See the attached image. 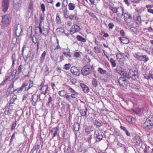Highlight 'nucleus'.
<instances>
[{"mask_svg":"<svg viewBox=\"0 0 153 153\" xmlns=\"http://www.w3.org/2000/svg\"><path fill=\"white\" fill-rule=\"evenodd\" d=\"M94 68L90 65H86L81 69V74L84 76H86L91 74L94 70Z\"/></svg>","mask_w":153,"mask_h":153,"instance_id":"obj_1","label":"nucleus"},{"mask_svg":"<svg viewBox=\"0 0 153 153\" xmlns=\"http://www.w3.org/2000/svg\"><path fill=\"white\" fill-rule=\"evenodd\" d=\"M22 53L25 61L27 62L28 59L31 56V51L28 47L23 46L22 49Z\"/></svg>","mask_w":153,"mask_h":153,"instance_id":"obj_2","label":"nucleus"},{"mask_svg":"<svg viewBox=\"0 0 153 153\" xmlns=\"http://www.w3.org/2000/svg\"><path fill=\"white\" fill-rule=\"evenodd\" d=\"M144 126L147 130H151L153 128V116H149L146 119Z\"/></svg>","mask_w":153,"mask_h":153,"instance_id":"obj_3","label":"nucleus"},{"mask_svg":"<svg viewBox=\"0 0 153 153\" xmlns=\"http://www.w3.org/2000/svg\"><path fill=\"white\" fill-rule=\"evenodd\" d=\"M18 26L17 25H15L13 27V30L14 37L13 38V40H14L15 42H16L17 40V37H19L20 35V33L22 32V29L20 27V31L19 32L17 31Z\"/></svg>","mask_w":153,"mask_h":153,"instance_id":"obj_4","label":"nucleus"},{"mask_svg":"<svg viewBox=\"0 0 153 153\" xmlns=\"http://www.w3.org/2000/svg\"><path fill=\"white\" fill-rule=\"evenodd\" d=\"M128 74L131 78L133 80H135L138 77V71L137 69H131Z\"/></svg>","mask_w":153,"mask_h":153,"instance_id":"obj_5","label":"nucleus"},{"mask_svg":"<svg viewBox=\"0 0 153 153\" xmlns=\"http://www.w3.org/2000/svg\"><path fill=\"white\" fill-rule=\"evenodd\" d=\"M134 56L137 60L140 61H143L144 62H146L148 60L149 58L146 55H139L137 53H135Z\"/></svg>","mask_w":153,"mask_h":153,"instance_id":"obj_6","label":"nucleus"},{"mask_svg":"<svg viewBox=\"0 0 153 153\" xmlns=\"http://www.w3.org/2000/svg\"><path fill=\"white\" fill-rule=\"evenodd\" d=\"M118 82L120 86L124 87H126L128 83V82L127 80L126 79L123 77H120L119 78Z\"/></svg>","mask_w":153,"mask_h":153,"instance_id":"obj_7","label":"nucleus"},{"mask_svg":"<svg viewBox=\"0 0 153 153\" xmlns=\"http://www.w3.org/2000/svg\"><path fill=\"white\" fill-rule=\"evenodd\" d=\"M9 17L10 15L9 14H7L4 16L2 18V22L5 26L8 27L10 25Z\"/></svg>","mask_w":153,"mask_h":153,"instance_id":"obj_8","label":"nucleus"},{"mask_svg":"<svg viewBox=\"0 0 153 153\" xmlns=\"http://www.w3.org/2000/svg\"><path fill=\"white\" fill-rule=\"evenodd\" d=\"M14 8L16 10H19L21 6V0H13Z\"/></svg>","mask_w":153,"mask_h":153,"instance_id":"obj_9","label":"nucleus"},{"mask_svg":"<svg viewBox=\"0 0 153 153\" xmlns=\"http://www.w3.org/2000/svg\"><path fill=\"white\" fill-rule=\"evenodd\" d=\"M70 71L72 74L76 76H79L80 74V70L74 66L71 68Z\"/></svg>","mask_w":153,"mask_h":153,"instance_id":"obj_10","label":"nucleus"},{"mask_svg":"<svg viewBox=\"0 0 153 153\" xmlns=\"http://www.w3.org/2000/svg\"><path fill=\"white\" fill-rule=\"evenodd\" d=\"M124 18L127 25H128L131 22V17L130 14L128 13H126L124 15Z\"/></svg>","mask_w":153,"mask_h":153,"instance_id":"obj_11","label":"nucleus"},{"mask_svg":"<svg viewBox=\"0 0 153 153\" xmlns=\"http://www.w3.org/2000/svg\"><path fill=\"white\" fill-rule=\"evenodd\" d=\"M9 0H3L2 6L3 7V11L6 12L8 8Z\"/></svg>","mask_w":153,"mask_h":153,"instance_id":"obj_12","label":"nucleus"},{"mask_svg":"<svg viewBox=\"0 0 153 153\" xmlns=\"http://www.w3.org/2000/svg\"><path fill=\"white\" fill-rule=\"evenodd\" d=\"M71 28L72 30H71L70 31L72 32L73 33L78 32L81 30V28L79 26L76 25H72Z\"/></svg>","mask_w":153,"mask_h":153,"instance_id":"obj_13","label":"nucleus"},{"mask_svg":"<svg viewBox=\"0 0 153 153\" xmlns=\"http://www.w3.org/2000/svg\"><path fill=\"white\" fill-rule=\"evenodd\" d=\"M129 86L131 88L134 89L136 91H139L140 87L139 85L136 83H130L129 84Z\"/></svg>","mask_w":153,"mask_h":153,"instance_id":"obj_14","label":"nucleus"},{"mask_svg":"<svg viewBox=\"0 0 153 153\" xmlns=\"http://www.w3.org/2000/svg\"><path fill=\"white\" fill-rule=\"evenodd\" d=\"M48 87V85H45L41 87L40 90L42 91L41 94L45 95L48 93L47 91Z\"/></svg>","mask_w":153,"mask_h":153,"instance_id":"obj_15","label":"nucleus"},{"mask_svg":"<svg viewBox=\"0 0 153 153\" xmlns=\"http://www.w3.org/2000/svg\"><path fill=\"white\" fill-rule=\"evenodd\" d=\"M103 133L102 132H97L96 134L97 140L96 141L97 142H99L102 140L103 137Z\"/></svg>","mask_w":153,"mask_h":153,"instance_id":"obj_16","label":"nucleus"},{"mask_svg":"<svg viewBox=\"0 0 153 153\" xmlns=\"http://www.w3.org/2000/svg\"><path fill=\"white\" fill-rule=\"evenodd\" d=\"M80 86L85 93H87L89 91V88L85 84L81 83Z\"/></svg>","mask_w":153,"mask_h":153,"instance_id":"obj_17","label":"nucleus"},{"mask_svg":"<svg viewBox=\"0 0 153 153\" xmlns=\"http://www.w3.org/2000/svg\"><path fill=\"white\" fill-rule=\"evenodd\" d=\"M118 52L116 54L117 59L119 62L120 61L122 58H123L124 56L118 50Z\"/></svg>","mask_w":153,"mask_h":153,"instance_id":"obj_18","label":"nucleus"},{"mask_svg":"<svg viewBox=\"0 0 153 153\" xmlns=\"http://www.w3.org/2000/svg\"><path fill=\"white\" fill-rule=\"evenodd\" d=\"M59 130V128L56 126L53 128L51 130V133L53 135L52 138L55 137L57 134V131Z\"/></svg>","mask_w":153,"mask_h":153,"instance_id":"obj_19","label":"nucleus"},{"mask_svg":"<svg viewBox=\"0 0 153 153\" xmlns=\"http://www.w3.org/2000/svg\"><path fill=\"white\" fill-rule=\"evenodd\" d=\"M87 108L86 107L85 108V109H80L79 112L81 115L83 117H87Z\"/></svg>","mask_w":153,"mask_h":153,"instance_id":"obj_20","label":"nucleus"},{"mask_svg":"<svg viewBox=\"0 0 153 153\" xmlns=\"http://www.w3.org/2000/svg\"><path fill=\"white\" fill-rule=\"evenodd\" d=\"M134 141L136 145L139 146L141 143V140L140 137L138 136H136L134 137Z\"/></svg>","mask_w":153,"mask_h":153,"instance_id":"obj_21","label":"nucleus"},{"mask_svg":"<svg viewBox=\"0 0 153 153\" xmlns=\"http://www.w3.org/2000/svg\"><path fill=\"white\" fill-rule=\"evenodd\" d=\"M117 14L119 15H123L124 13V10L123 8L121 7L120 6L118 7L117 8Z\"/></svg>","mask_w":153,"mask_h":153,"instance_id":"obj_22","label":"nucleus"},{"mask_svg":"<svg viewBox=\"0 0 153 153\" xmlns=\"http://www.w3.org/2000/svg\"><path fill=\"white\" fill-rule=\"evenodd\" d=\"M39 147L40 146L39 144H36L31 150L32 153H37Z\"/></svg>","mask_w":153,"mask_h":153,"instance_id":"obj_23","label":"nucleus"},{"mask_svg":"<svg viewBox=\"0 0 153 153\" xmlns=\"http://www.w3.org/2000/svg\"><path fill=\"white\" fill-rule=\"evenodd\" d=\"M85 12L88 13L92 18H93V19L94 20L97 21L98 20V18L92 12H91L88 10H85Z\"/></svg>","mask_w":153,"mask_h":153,"instance_id":"obj_24","label":"nucleus"},{"mask_svg":"<svg viewBox=\"0 0 153 153\" xmlns=\"http://www.w3.org/2000/svg\"><path fill=\"white\" fill-rule=\"evenodd\" d=\"M133 111L136 114L139 115L141 112V109L138 108H135L132 109Z\"/></svg>","mask_w":153,"mask_h":153,"instance_id":"obj_25","label":"nucleus"},{"mask_svg":"<svg viewBox=\"0 0 153 153\" xmlns=\"http://www.w3.org/2000/svg\"><path fill=\"white\" fill-rule=\"evenodd\" d=\"M80 124L78 122L74 123V128L75 131H78L79 129Z\"/></svg>","mask_w":153,"mask_h":153,"instance_id":"obj_26","label":"nucleus"},{"mask_svg":"<svg viewBox=\"0 0 153 153\" xmlns=\"http://www.w3.org/2000/svg\"><path fill=\"white\" fill-rule=\"evenodd\" d=\"M76 38L78 41L82 42H85L86 41V39L85 38L80 35L76 36Z\"/></svg>","mask_w":153,"mask_h":153,"instance_id":"obj_27","label":"nucleus"},{"mask_svg":"<svg viewBox=\"0 0 153 153\" xmlns=\"http://www.w3.org/2000/svg\"><path fill=\"white\" fill-rule=\"evenodd\" d=\"M46 54V51H44L42 54L40 58V63L42 64L44 62V60L45 59V56Z\"/></svg>","mask_w":153,"mask_h":153,"instance_id":"obj_28","label":"nucleus"},{"mask_svg":"<svg viewBox=\"0 0 153 153\" xmlns=\"http://www.w3.org/2000/svg\"><path fill=\"white\" fill-rule=\"evenodd\" d=\"M129 42V39L124 37H122V39L121 40V42L124 44H128Z\"/></svg>","mask_w":153,"mask_h":153,"instance_id":"obj_29","label":"nucleus"},{"mask_svg":"<svg viewBox=\"0 0 153 153\" xmlns=\"http://www.w3.org/2000/svg\"><path fill=\"white\" fill-rule=\"evenodd\" d=\"M28 88H25V91L28 90L30 88L33 86V82L31 80H29L28 81Z\"/></svg>","mask_w":153,"mask_h":153,"instance_id":"obj_30","label":"nucleus"},{"mask_svg":"<svg viewBox=\"0 0 153 153\" xmlns=\"http://www.w3.org/2000/svg\"><path fill=\"white\" fill-rule=\"evenodd\" d=\"M5 77L6 78L1 84L0 85H4L7 83V82L9 81V80L10 79V77L7 76H6Z\"/></svg>","mask_w":153,"mask_h":153,"instance_id":"obj_31","label":"nucleus"},{"mask_svg":"<svg viewBox=\"0 0 153 153\" xmlns=\"http://www.w3.org/2000/svg\"><path fill=\"white\" fill-rule=\"evenodd\" d=\"M38 40V38L37 36L33 35L32 36V41L33 43L36 44L37 43L39 42Z\"/></svg>","mask_w":153,"mask_h":153,"instance_id":"obj_32","label":"nucleus"},{"mask_svg":"<svg viewBox=\"0 0 153 153\" xmlns=\"http://www.w3.org/2000/svg\"><path fill=\"white\" fill-rule=\"evenodd\" d=\"M58 94L60 96L64 97L66 95L67 92L63 90L59 91Z\"/></svg>","mask_w":153,"mask_h":153,"instance_id":"obj_33","label":"nucleus"},{"mask_svg":"<svg viewBox=\"0 0 153 153\" xmlns=\"http://www.w3.org/2000/svg\"><path fill=\"white\" fill-rule=\"evenodd\" d=\"M98 71L100 74H106V71L104 70H103L102 68H98Z\"/></svg>","mask_w":153,"mask_h":153,"instance_id":"obj_34","label":"nucleus"},{"mask_svg":"<svg viewBox=\"0 0 153 153\" xmlns=\"http://www.w3.org/2000/svg\"><path fill=\"white\" fill-rule=\"evenodd\" d=\"M63 53L65 57H68V58H71V57L70 52H63Z\"/></svg>","mask_w":153,"mask_h":153,"instance_id":"obj_35","label":"nucleus"},{"mask_svg":"<svg viewBox=\"0 0 153 153\" xmlns=\"http://www.w3.org/2000/svg\"><path fill=\"white\" fill-rule=\"evenodd\" d=\"M64 16L66 19H67L68 17V12L67 9L63 11Z\"/></svg>","mask_w":153,"mask_h":153,"instance_id":"obj_36","label":"nucleus"},{"mask_svg":"<svg viewBox=\"0 0 153 153\" xmlns=\"http://www.w3.org/2000/svg\"><path fill=\"white\" fill-rule=\"evenodd\" d=\"M109 9L110 10L113 12L114 13H117V8L116 7H114L111 5H109Z\"/></svg>","mask_w":153,"mask_h":153,"instance_id":"obj_37","label":"nucleus"},{"mask_svg":"<svg viewBox=\"0 0 153 153\" xmlns=\"http://www.w3.org/2000/svg\"><path fill=\"white\" fill-rule=\"evenodd\" d=\"M69 9L70 10H73L75 8V4L72 3H70L68 4Z\"/></svg>","mask_w":153,"mask_h":153,"instance_id":"obj_38","label":"nucleus"},{"mask_svg":"<svg viewBox=\"0 0 153 153\" xmlns=\"http://www.w3.org/2000/svg\"><path fill=\"white\" fill-rule=\"evenodd\" d=\"M106 77L108 79H111L113 77V75L111 71L106 72Z\"/></svg>","mask_w":153,"mask_h":153,"instance_id":"obj_39","label":"nucleus"},{"mask_svg":"<svg viewBox=\"0 0 153 153\" xmlns=\"http://www.w3.org/2000/svg\"><path fill=\"white\" fill-rule=\"evenodd\" d=\"M91 128L89 127H86L85 129V132L86 133L87 135L91 134Z\"/></svg>","mask_w":153,"mask_h":153,"instance_id":"obj_40","label":"nucleus"},{"mask_svg":"<svg viewBox=\"0 0 153 153\" xmlns=\"http://www.w3.org/2000/svg\"><path fill=\"white\" fill-rule=\"evenodd\" d=\"M25 84H22V86L19 88L17 89V92L19 93L21 92L25 88Z\"/></svg>","mask_w":153,"mask_h":153,"instance_id":"obj_41","label":"nucleus"},{"mask_svg":"<svg viewBox=\"0 0 153 153\" xmlns=\"http://www.w3.org/2000/svg\"><path fill=\"white\" fill-rule=\"evenodd\" d=\"M152 74H151V71H150L149 73L148 74H144V77L145 78L148 79L151 78Z\"/></svg>","mask_w":153,"mask_h":153,"instance_id":"obj_42","label":"nucleus"},{"mask_svg":"<svg viewBox=\"0 0 153 153\" xmlns=\"http://www.w3.org/2000/svg\"><path fill=\"white\" fill-rule=\"evenodd\" d=\"M71 66V65L70 63L65 64L63 68L66 70H69Z\"/></svg>","mask_w":153,"mask_h":153,"instance_id":"obj_43","label":"nucleus"},{"mask_svg":"<svg viewBox=\"0 0 153 153\" xmlns=\"http://www.w3.org/2000/svg\"><path fill=\"white\" fill-rule=\"evenodd\" d=\"M32 101H33L34 102H36L38 99V96H36V95L33 96L32 97Z\"/></svg>","mask_w":153,"mask_h":153,"instance_id":"obj_44","label":"nucleus"},{"mask_svg":"<svg viewBox=\"0 0 153 153\" xmlns=\"http://www.w3.org/2000/svg\"><path fill=\"white\" fill-rule=\"evenodd\" d=\"M94 123L97 126L99 127H100L102 126V123L97 119L95 120Z\"/></svg>","mask_w":153,"mask_h":153,"instance_id":"obj_45","label":"nucleus"},{"mask_svg":"<svg viewBox=\"0 0 153 153\" xmlns=\"http://www.w3.org/2000/svg\"><path fill=\"white\" fill-rule=\"evenodd\" d=\"M123 69L120 66H117L116 68L114 69V71L115 73H120V71Z\"/></svg>","mask_w":153,"mask_h":153,"instance_id":"obj_46","label":"nucleus"},{"mask_svg":"<svg viewBox=\"0 0 153 153\" xmlns=\"http://www.w3.org/2000/svg\"><path fill=\"white\" fill-rule=\"evenodd\" d=\"M126 119L129 122L133 123V119L134 120V118L131 117L127 116L126 117Z\"/></svg>","mask_w":153,"mask_h":153,"instance_id":"obj_47","label":"nucleus"},{"mask_svg":"<svg viewBox=\"0 0 153 153\" xmlns=\"http://www.w3.org/2000/svg\"><path fill=\"white\" fill-rule=\"evenodd\" d=\"M110 61L111 63L112 66L113 67H115L116 66V63L115 61L112 58H111Z\"/></svg>","mask_w":153,"mask_h":153,"instance_id":"obj_48","label":"nucleus"},{"mask_svg":"<svg viewBox=\"0 0 153 153\" xmlns=\"http://www.w3.org/2000/svg\"><path fill=\"white\" fill-rule=\"evenodd\" d=\"M92 84L93 85L94 87H96L97 86V80L96 79L94 78H93V80L92 81Z\"/></svg>","mask_w":153,"mask_h":153,"instance_id":"obj_49","label":"nucleus"},{"mask_svg":"<svg viewBox=\"0 0 153 153\" xmlns=\"http://www.w3.org/2000/svg\"><path fill=\"white\" fill-rule=\"evenodd\" d=\"M135 23L138 24L139 22L141 23V17L140 16H137L135 21Z\"/></svg>","mask_w":153,"mask_h":153,"instance_id":"obj_50","label":"nucleus"},{"mask_svg":"<svg viewBox=\"0 0 153 153\" xmlns=\"http://www.w3.org/2000/svg\"><path fill=\"white\" fill-rule=\"evenodd\" d=\"M16 96H13L12 98L10 100V104H13L16 99Z\"/></svg>","mask_w":153,"mask_h":153,"instance_id":"obj_51","label":"nucleus"},{"mask_svg":"<svg viewBox=\"0 0 153 153\" xmlns=\"http://www.w3.org/2000/svg\"><path fill=\"white\" fill-rule=\"evenodd\" d=\"M68 5V0H63L62 3V6L65 7L67 6Z\"/></svg>","mask_w":153,"mask_h":153,"instance_id":"obj_52","label":"nucleus"},{"mask_svg":"<svg viewBox=\"0 0 153 153\" xmlns=\"http://www.w3.org/2000/svg\"><path fill=\"white\" fill-rule=\"evenodd\" d=\"M16 72L17 70L16 69L13 70V71L12 72L10 76H11V77H14L16 74Z\"/></svg>","mask_w":153,"mask_h":153,"instance_id":"obj_53","label":"nucleus"},{"mask_svg":"<svg viewBox=\"0 0 153 153\" xmlns=\"http://www.w3.org/2000/svg\"><path fill=\"white\" fill-rule=\"evenodd\" d=\"M102 124H104L105 126H109L108 123H107L104 119L102 120Z\"/></svg>","mask_w":153,"mask_h":153,"instance_id":"obj_54","label":"nucleus"},{"mask_svg":"<svg viewBox=\"0 0 153 153\" xmlns=\"http://www.w3.org/2000/svg\"><path fill=\"white\" fill-rule=\"evenodd\" d=\"M65 98L67 100L70 102L71 100V96L69 95H68L67 94H66V95L65 96Z\"/></svg>","mask_w":153,"mask_h":153,"instance_id":"obj_55","label":"nucleus"},{"mask_svg":"<svg viewBox=\"0 0 153 153\" xmlns=\"http://www.w3.org/2000/svg\"><path fill=\"white\" fill-rule=\"evenodd\" d=\"M17 134V132H14L13 134V135L12 136L11 139H10V142L13 141V139L16 140V138L15 137V135L16 134Z\"/></svg>","mask_w":153,"mask_h":153,"instance_id":"obj_56","label":"nucleus"},{"mask_svg":"<svg viewBox=\"0 0 153 153\" xmlns=\"http://www.w3.org/2000/svg\"><path fill=\"white\" fill-rule=\"evenodd\" d=\"M16 120H15V122L14 123H13L12 124L11 129L12 130H13L15 129V127L16 126Z\"/></svg>","mask_w":153,"mask_h":153,"instance_id":"obj_57","label":"nucleus"},{"mask_svg":"<svg viewBox=\"0 0 153 153\" xmlns=\"http://www.w3.org/2000/svg\"><path fill=\"white\" fill-rule=\"evenodd\" d=\"M52 100H53L52 97L51 96L49 97V98L48 99V102L46 104L48 106H49V104L52 101Z\"/></svg>","mask_w":153,"mask_h":153,"instance_id":"obj_58","label":"nucleus"},{"mask_svg":"<svg viewBox=\"0 0 153 153\" xmlns=\"http://www.w3.org/2000/svg\"><path fill=\"white\" fill-rule=\"evenodd\" d=\"M68 86L69 87V90L71 92L78 94V93L76 92L74 89L72 88L70 86Z\"/></svg>","mask_w":153,"mask_h":153,"instance_id":"obj_59","label":"nucleus"},{"mask_svg":"<svg viewBox=\"0 0 153 153\" xmlns=\"http://www.w3.org/2000/svg\"><path fill=\"white\" fill-rule=\"evenodd\" d=\"M41 7L42 11L44 12L45 11V6L44 4H42L41 5Z\"/></svg>","mask_w":153,"mask_h":153,"instance_id":"obj_60","label":"nucleus"},{"mask_svg":"<svg viewBox=\"0 0 153 153\" xmlns=\"http://www.w3.org/2000/svg\"><path fill=\"white\" fill-rule=\"evenodd\" d=\"M71 150V146L70 145H69L68 146L67 149V152L66 153H70Z\"/></svg>","mask_w":153,"mask_h":153,"instance_id":"obj_61","label":"nucleus"},{"mask_svg":"<svg viewBox=\"0 0 153 153\" xmlns=\"http://www.w3.org/2000/svg\"><path fill=\"white\" fill-rule=\"evenodd\" d=\"M114 24L113 23H110L108 25V26L110 29H112L114 27Z\"/></svg>","mask_w":153,"mask_h":153,"instance_id":"obj_62","label":"nucleus"},{"mask_svg":"<svg viewBox=\"0 0 153 153\" xmlns=\"http://www.w3.org/2000/svg\"><path fill=\"white\" fill-rule=\"evenodd\" d=\"M33 4L32 2H30L29 5V8L30 10L33 9Z\"/></svg>","mask_w":153,"mask_h":153,"instance_id":"obj_63","label":"nucleus"},{"mask_svg":"<svg viewBox=\"0 0 153 153\" xmlns=\"http://www.w3.org/2000/svg\"><path fill=\"white\" fill-rule=\"evenodd\" d=\"M123 76V77H125L126 78V79L127 78V79H129L131 78V77H130V76H129V75L128 74H127V73H125Z\"/></svg>","mask_w":153,"mask_h":153,"instance_id":"obj_64","label":"nucleus"}]
</instances>
